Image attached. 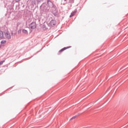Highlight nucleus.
Segmentation results:
<instances>
[{
    "mask_svg": "<svg viewBox=\"0 0 128 128\" xmlns=\"http://www.w3.org/2000/svg\"><path fill=\"white\" fill-rule=\"evenodd\" d=\"M37 2H40V0H31L30 1V4L32 6H36Z\"/></svg>",
    "mask_w": 128,
    "mask_h": 128,
    "instance_id": "7ed1b4c3",
    "label": "nucleus"
},
{
    "mask_svg": "<svg viewBox=\"0 0 128 128\" xmlns=\"http://www.w3.org/2000/svg\"><path fill=\"white\" fill-rule=\"evenodd\" d=\"M76 12H77V10L76 9L74 12H72L70 15V18H72V16H74L76 14Z\"/></svg>",
    "mask_w": 128,
    "mask_h": 128,
    "instance_id": "423d86ee",
    "label": "nucleus"
},
{
    "mask_svg": "<svg viewBox=\"0 0 128 128\" xmlns=\"http://www.w3.org/2000/svg\"><path fill=\"white\" fill-rule=\"evenodd\" d=\"M18 34H21V33H22V30H19L18 31Z\"/></svg>",
    "mask_w": 128,
    "mask_h": 128,
    "instance_id": "2eb2a0df",
    "label": "nucleus"
},
{
    "mask_svg": "<svg viewBox=\"0 0 128 128\" xmlns=\"http://www.w3.org/2000/svg\"><path fill=\"white\" fill-rule=\"evenodd\" d=\"M76 118V116H75L72 117V118L70 119V120H74V119Z\"/></svg>",
    "mask_w": 128,
    "mask_h": 128,
    "instance_id": "4468645a",
    "label": "nucleus"
},
{
    "mask_svg": "<svg viewBox=\"0 0 128 128\" xmlns=\"http://www.w3.org/2000/svg\"><path fill=\"white\" fill-rule=\"evenodd\" d=\"M4 34L6 40H10L12 38V36L8 31L4 32Z\"/></svg>",
    "mask_w": 128,
    "mask_h": 128,
    "instance_id": "f03ea898",
    "label": "nucleus"
},
{
    "mask_svg": "<svg viewBox=\"0 0 128 128\" xmlns=\"http://www.w3.org/2000/svg\"><path fill=\"white\" fill-rule=\"evenodd\" d=\"M47 4H46V3H43L40 6V13L46 14V12H48V10H50V8H53L52 10V12L56 14V6L50 0H47Z\"/></svg>",
    "mask_w": 128,
    "mask_h": 128,
    "instance_id": "f257e3e1",
    "label": "nucleus"
},
{
    "mask_svg": "<svg viewBox=\"0 0 128 128\" xmlns=\"http://www.w3.org/2000/svg\"><path fill=\"white\" fill-rule=\"evenodd\" d=\"M4 38V32L0 30V38Z\"/></svg>",
    "mask_w": 128,
    "mask_h": 128,
    "instance_id": "6e6552de",
    "label": "nucleus"
},
{
    "mask_svg": "<svg viewBox=\"0 0 128 128\" xmlns=\"http://www.w3.org/2000/svg\"><path fill=\"white\" fill-rule=\"evenodd\" d=\"M6 40H2L1 41V42H0V44H6Z\"/></svg>",
    "mask_w": 128,
    "mask_h": 128,
    "instance_id": "9d476101",
    "label": "nucleus"
},
{
    "mask_svg": "<svg viewBox=\"0 0 128 128\" xmlns=\"http://www.w3.org/2000/svg\"><path fill=\"white\" fill-rule=\"evenodd\" d=\"M4 62H5V60H3L2 61H0V64H4Z\"/></svg>",
    "mask_w": 128,
    "mask_h": 128,
    "instance_id": "ddd939ff",
    "label": "nucleus"
},
{
    "mask_svg": "<svg viewBox=\"0 0 128 128\" xmlns=\"http://www.w3.org/2000/svg\"><path fill=\"white\" fill-rule=\"evenodd\" d=\"M56 26V20H52L48 24V26Z\"/></svg>",
    "mask_w": 128,
    "mask_h": 128,
    "instance_id": "39448f33",
    "label": "nucleus"
},
{
    "mask_svg": "<svg viewBox=\"0 0 128 128\" xmlns=\"http://www.w3.org/2000/svg\"><path fill=\"white\" fill-rule=\"evenodd\" d=\"M20 0H15V2H20Z\"/></svg>",
    "mask_w": 128,
    "mask_h": 128,
    "instance_id": "dca6fc26",
    "label": "nucleus"
},
{
    "mask_svg": "<svg viewBox=\"0 0 128 128\" xmlns=\"http://www.w3.org/2000/svg\"><path fill=\"white\" fill-rule=\"evenodd\" d=\"M2 45H0V48H2Z\"/></svg>",
    "mask_w": 128,
    "mask_h": 128,
    "instance_id": "a211bd4d",
    "label": "nucleus"
},
{
    "mask_svg": "<svg viewBox=\"0 0 128 128\" xmlns=\"http://www.w3.org/2000/svg\"><path fill=\"white\" fill-rule=\"evenodd\" d=\"M72 48V46L64 47L63 48L60 50L59 52H62L64 50H68V48Z\"/></svg>",
    "mask_w": 128,
    "mask_h": 128,
    "instance_id": "0eeeda50",
    "label": "nucleus"
},
{
    "mask_svg": "<svg viewBox=\"0 0 128 128\" xmlns=\"http://www.w3.org/2000/svg\"><path fill=\"white\" fill-rule=\"evenodd\" d=\"M69 2L70 4H74V0H69Z\"/></svg>",
    "mask_w": 128,
    "mask_h": 128,
    "instance_id": "f8f14e48",
    "label": "nucleus"
},
{
    "mask_svg": "<svg viewBox=\"0 0 128 128\" xmlns=\"http://www.w3.org/2000/svg\"><path fill=\"white\" fill-rule=\"evenodd\" d=\"M29 26L30 28H32V30H34L36 28V24L34 22H32L30 25Z\"/></svg>",
    "mask_w": 128,
    "mask_h": 128,
    "instance_id": "20e7f679",
    "label": "nucleus"
},
{
    "mask_svg": "<svg viewBox=\"0 0 128 128\" xmlns=\"http://www.w3.org/2000/svg\"><path fill=\"white\" fill-rule=\"evenodd\" d=\"M42 28L44 30H46V25H42Z\"/></svg>",
    "mask_w": 128,
    "mask_h": 128,
    "instance_id": "9b49d317",
    "label": "nucleus"
},
{
    "mask_svg": "<svg viewBox=\"0 0 128 128\" xmlns=\"http://www.w3.org/2000/svg\"><path fill=\"white\" fill-rule=\"evenodd\" d=\"M22 32H23V34H28V30L24 29L22 30Z\"/></svg>",
    "mask_w": 128,
    "mask_h": 128,
    "instance_id": "1a4fd4ad",
    "label": "nucleus"
},
{
    "mask_svg": "<svg viewBox=\"0 0 128 128\" xmlns=\"http://www.w3.org/2000/svg\"><path fill=\"white\" fill-rule=\"evenodd\" d=\"M110 90V88H109L108 89V90L106 91V92H108V90Z\"/></svg>",
    "mask_w": 128,
    "mask_h": 128,
    "instance_id": "f3484780",
    "label": "nucleus"
}]
</instances>
